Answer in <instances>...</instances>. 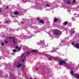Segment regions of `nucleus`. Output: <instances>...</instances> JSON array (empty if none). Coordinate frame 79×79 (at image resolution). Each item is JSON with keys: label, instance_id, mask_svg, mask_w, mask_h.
I'll return each mask as SVG.
<instances>
[{"label": "nucleus", "instance_id": "29", "mask_svg": "<svg viewBox=\"0 0 79 79\" xmlns=\"http://www.w3.org/2000/svg\"><path fill=\"white\" fill-rule=\"evenodd\" d=\"M2 11H1V10H0V12H1Z\"/></svg>", "mask_w": 79, "mask_h": 79}, {"label": "nucleus", "instance_id": "9", "mask_svg": "<svg viewBox=\"0 0 79 79\" xmlns=\"http://www.w3.org/2000/svg\"><path fill=\"white\" fill-rule=\"evenodd\" d=\"M52 49L53 50V51H52L51 52H55V51H56V48H53Z\"/></svg>", "mask_w": 79, "mask_h": 79}, {"label": "nucleus", "instance_id": "12", "mask_svg": "<svg viewBox=\"0 0 79 79\" xmlns=\"http://www.w3.org/2000/svg\"><path fill=\"white\" fill-rule=\"evenodd\" d=\"M68 24V22H64V25H66Z\"/></svg>", "mask_w": 79, "mask_h": 79}, {"label": "nucleus", "instance_id": "21", "mask_svg": "<svg viewBox=\"0 0 79 79\" xmlns=\"http://www.w3.org/2000/svg\"><path fill=\"white\" fill-rule=\"evenodd\" d=\"M5 44H8V42H7V41H5Z\"/></svg>", "mask_w": 79, "mask_h": 79}, {"label": "nucleus", "instance_id": "5", "mask_svg": "<svg viewBox=\"0 0 79 79\" xmlns=\"http://www.w3.org/2000/svg\"><path fill=\"white\" fill-rule=\"evenodd\" d=\"M9 39H12L13 40V44H15V39L14 38L9 37Z\"/></svg>", "mask_w": 79, "mask_h": 79}, {"label": "nucleus", "instance_id": "20", "mask_svg": "<svg viewBox=\"0 0 79 79\" xmlns=\"http://www.w3.org/2000/svg\"><path fill=\"white\" fill-rule=\"evenodd\" d=\"M18 46H16L15 47V48L16 49H18Z\"/></svg>", "mask_w": 79, "mask_h": 79}, {"label": "nucleus", "instance_id": "8", "mask_svg": "<svg viewBox=\"0 0 79 79\" xmlns=\"http://www.w3.org/2000/svg\"><path fill=\"white\" fill-rule=\"evenodd\" d=\"M31 52H32V53H36L37 51L35 50H33L31 51Z\"/></svg>", "mask_w": 79, "mask_h": 79}, {"label": "nucleus", "instance_id": "14", "mask_svg": "<svg viewBox=\"0 0 79 79\" xmlns=\"http://www.w3.org/2000/svg\"><path fill=\"white\" fill-rule=\"evenodd\" d=\"M40 23H44V21L43 20H40Z\"/></svg>", "mask_w": 79, "mask_h": 79}, {"label": "nucleus", "instance_id": "22", "mask_svg": "<svg viewBox=\"0 0 79 79\" xmlns=\"http://www.w3.org/2000/svg\"><path fill=\"white\" fill-rule=\"evenodd\" d=\"M46 6H49V5L48 4H46Z\"/></svg>", "mask_w": 79, "mask_h": 79}, {"label": "nucleus", "instance_id": "25", "mask_svg": "<svg viewBox=\"0 0 79 79\" xmlns=\"http://www.w3.org/2000/svg\"><path fill=\"white\" fill-rule=\"evenodd\" d=\"M8 23V21H6V23Z\"/></svg>", "mask_w": 79, "mask_h": 79}, {"label": "nucleus", "instance_id": "13", "mask_svg": "<svg viewBox=\"0 0 79 79\" xmlns=\"http://www.w3.org/2000/svg\"><path fill=\"white\" fill-rule=\"evenodd\" d=\"M71 74L72 76H73V72L72 71L71 72Z\"/></svg>", "mask_w": 79, "mask_h": 79}, {"label": "nucleus", "instance_id": "3", "mask_svg": "<svg viewBox=\"0 0 79 79\" xmlns=\"http://www.w3.org/2000/svg\"><path fill=\"white\" fill-rule=\"evenodd\" d=\"M24 55H25L24 54H23L21 56V58H22V61L23 62L24 61H25V60H26V56H24Z\"/></svg>", "mask_w": 79, "mask_h": 79}, {"label": "nucleus", "instance_id": "23", "mask_svg": "<svg viewBox=\"0 0 79 79\" xmlns=\"http://www.w3.org/2000/svg\"><path fill=\"white\" fill-rule=\"evenodd\" d=\"M27 54H29L30 53V52H28L27 53Z\"/></svg>", "mask_w": 79, "mask_h": 79}, {"label": "nucleus", "instance_id": "7", "mask_svg": "<svg viewBox=\"0 0 79 79\" xmlns=\"http://www.w3.org/2000/svg\"><path fill=\"white\" fill-rule=\"evenodd\" d=\"M66 3L67 5H70V4H71V2H70L69 1H68Z\"/></svg>", "mask_w": 79, "mask_h": 79}, {"label": "nucleus", "instance_id": "11", "mask_svg": "<svg viewBox=\"0 0 79 79\" xmlns=\"http://www.w3.org/2000/svg\"><path fill=\"white\" fill-rule=\"evenodd\" d=\"M14 14L15 15H18V12H14Z\"/></svg>", "mask_w": 79, "mask_h": 79}, {"label": "nucleus", "instance_id": "30", "mask_svg": "<svg viewBox=\"0 0 79 79\" xmlns=\"http://www.w3.org/2000/svg\"><path fill=\"white\" fill-rule=\"evenodd\" d=\"M30 79H32V78H30Z\"/></svg>", "mask_w": 79, "mask_h": 79}, {"label": "nucleus", "instance_id": "15", "mask_svg": "<svg viewBox=\"0 0 79 79\" xmlns=\"http://www.w3.org/2000/svg\"><path fill=\"white\" fill-rule=\"evenodd\" d=\"M1 45V46H3V45H4V43H2Z\"/></svg>", "mask_w": 79, "mask_h": 79}, {"label": "nucleus", "instance_id": "4", "mask_svg": "<svg viewBox=\"0 0 79 79\" xmlns=\"http://www.w3.org/2000/svg\"><path fill=\"white\" fill-rule=\"evenodd\" d=\"M66 62L61 60H60V61L59 62V65H62L63 64H65Z\"/></svg>", "mask_w": 79, "mask_h": 79}, {"label": "nucleus", "instance_id": "18", "mask_svg": "<svg viewBox=\"0 0 79 79\" xmlns=\"http://www.w3.org/2000/svg\"><path fill=\"white\" fill-rule=\"evenodd\" d=\"M75 2H76V1L75 0H73V3H75Z\"/></svg>", "mask_w": 79, "mask_h": 79}, {"label": "nucleus", "instance_id": "32", "mask_svg": "<svg viewBox=\"0 0 79 79\" xmlns=\"http://www.w3.org/2000/svg\"><path fill=\"white\" fill-rule=\"evenodd\" d=\"M73 33H74V31H73Z\"/></svg>", "mask_w": 79, "mask_h": 79}, {"label": "nucleus", "instance_id": "27", "mask_svg": "<svg viewBox=\"0 0 79 79\" xmlns=\"http://www.w3.org/2000/svg\"><path fill=\"white\" fill-rule=\"evenodd\" d=\"M37 20H39V18H37Z\"/></svg>", "mask_w": 79, "mask_h": 79}, {"label": "nucleus", "instance_id": "31", "mask_svg": "<svg viewBox=\"0 0 79 79\" xmlns=\"http://www.w3.org/2000/svg\"><path fill=\"white\" fill-rule=\"evenodd\" d=\"M13 18H14V16H12Z\"/></svg>", "mask_w": 79, "mask_h": 79}, {"label": "nucleus", "instance_id": "26", "mask_svg": "<svg viewBox=\"0 0 79 79\" xmlns=\"http://www.w3.org/2000/svg\"><path fill=\"white\" fill-rule=\"evenodd\" d=\"M36 71H38V69L37 68H36Z\"/></svg>", "mask_w": 79, "mask_h": 79}, {"label": "nucleus", "instance_id": "24", "mask_svg": "<svg viewBox=\"0 0 79 79\" xmlns=\"http://www.w3.org/2000/svg\"><path fill=\"white\" fill-rule=\"evenodd\" d=\"M49 60H52V58H49Z\"/></svg>", "mask_w": 79, "mask_h": 79}, {"label": "nucleus", "instance_id": "17", "mask_svg": "<svg viewBox=\"0 0 79 79\" xmlns=\"http://www.w3.org/2000/svg\"><path fill=\"white\" fill-rule=\"evenodd\" d=\"M13 52H16V50L15 49L13 50Z\"/></svg>", "mask_w": 79, "mask_h": 79}, {"label": "nucleus", "instance_id": "6", "mask_svg": "<svg viewBox=\"0 0 79 79\" xmlns=\"http://www.w3.org/2000/svg\"><path fill=\"white\" fill-rule=\"evenodd\" d=\"M21 64L19 63L18 64L16 65V67L17 68H19V67H21Z\"/></svg>", "mask_w": 79, "mask_h": 79}, {"label": "nucleus", "instance_id": "1", "mask_svg": "<svg viewBox=\"0 0 79 79\" xmlns=\"http://www.w3.org/2000/svg\"><path fill=\"white\" fill-rule=\"evenodd\" d=\"M54 34L57 35H60L61 34V32L59 30H56L54 32Z\"/></svg>", "mask_w": 79, "mask_h": 79}, {"label": "nucleus", "instance_id": "10", "mask_svg": "<svg viewBox=\"0 0 79 79\" xmlns=\"http://www.w3.org/2000/svg\"><path fill=\"white\" fill-rule=\"evenodd\" d=\"M75 77H78V78H79V75L76 74L75 75Z\"/></svg>", "mask_w": 79, "mask_h": 79}, {"label": "nucleus", "instance_id": "28", "mask_svg": "<svg viewBox=\"0 0 79 79\" xmlns=\"http://www.w3.org/2000/svg\"><path fill=\"white\" fill-rule=\"evenodd\" d=\"M6 8H8V6L6 7Z\"/></svg>", "mask_w": 79, "mask_h": 79}, {"label": "nucleus", "instance_id": "19", "mask_svg": "<svg viewBox=\"0 0 79 79\" xmlns=\"http://www.w3.org/2000/svg\"><path fill=\"white\" fill-rule=\"evenodd\" d=\"M21 50V48H18V50L19 51V50Z\"/></svg>", "mask_w": 79, "mask_h": 79}, {"label": "nucleus", "instance_id": "16", "mask_svg": "<svg viewBox=\"0 0 79 79\" xmlns=\"http://www.w3.org/2000/svg\"><path fill=\"white\" fill-rule=\"evenodd\" d=\"M57 21H58V19H54V22H56Z\"/></svg>", "mask_w": 79, "mask_h": 79}, {"label": "nucleus", "instance_id": "2", "mask_svg": "<svg viewBox=\"0 0 79 79\" xmlns=\"http://www.w3.org/2000/svg\"><path fill=\"white\" fill-rule=\"evenodd\" d=\"M72 44L73 45V47H75L77 48L78 49L79 48V44H74V43L73 42L72 43Z\"/></svg>", "mask_w": 79, "mask_h": 79}]
</instances>
